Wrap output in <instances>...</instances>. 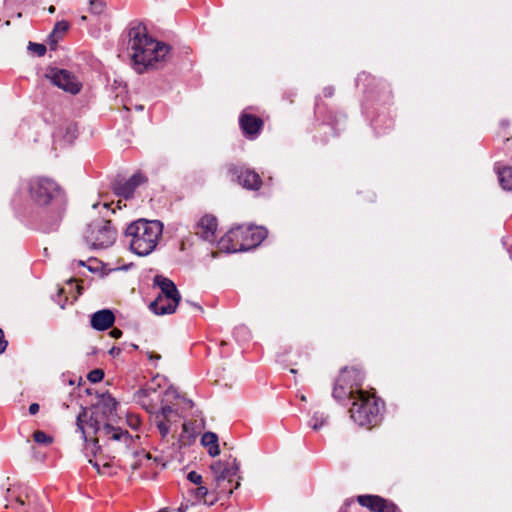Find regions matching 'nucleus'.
Listing matches in <instances>:
<instances>
[{
  "label": "nucleus",
  "mask_w": 512,
  "mask_h": 512,
  "mask_svg": "<svg viewBox=\"0 0 512 512\" xmlns=\"http://www.w3.org/2000/svg\"><path fill=\"white\" fill-rule=\"evenodd\" d=\"M59 305H60L61 309H64V308H65V302H63V303H59Z\"/></svg>",
  "instance_id": "50"
},
{
  "label": "nucleus",
  "mask_w": 512,
  "mask_h": 512,
  "mask_svg": "<svg viewBox=\"0 0 512 512\" xmlns=\"http://www.w3.org/2000/svg\"><path fill=\"white\" fill-rule=\"evenodd\" d=\"M127 50L134 70L143 73L155 63L163 61L169 47L149 36L142 23H136L128 29Z\"/></svg>",
  "instance_id": "2"
},
{
  "label": "nucleus",
  "mask_w": 512,
  "mask_h": 512,
  "mask_svg": "<svg viewBox=\"0 0 512 512\" xmlns=\"http://www.w3.org/2000/svg\"><path fill=\"white\" fill-rule=\"evenodd\" d=\"M117 402L114 398L108 396L103 397L91 409L95 412L96 418H101L104 423H108L116 412Z\"/></svg>",
  "instance_id": "18"
},
{
  "label": "nucleus",
  "mask_w": 512,
  "mask_h": 512,
  "mask_svg": "<svg viewBox=\"0 0 512 512\" xmlns=\"http://www.w3.org/2000/svg\"><path fill=\"white\" fill-rule=\"evenodd\" d=\"M188 509V506L187 505H181L179 508H178V512H186Z\"/></svg>",
  "instance_id": "44"
},
{
  "label": "nucleus",
  "mask_w": 512,
  "mask_h": 512,
  "mask_svg": "<svg viewBox=\"0 0 512 512\" xmlns=\"http://www.w3.org/2000/svg\"><path fill=\"white\" fill-rule=\"evenodd\" d=\"M48 11H49V13H54L55 12V7L54 6H50Z\"/></svg>",
  "instance_id": "47"
},
{
  "label": "nucleus",
  "mask_w": 512,
  "mask_h": 512,
  "mask_svg": "<svg viewBox=\"0 0 512 512\" xmlns=\"http://www.w3.org/2000/svg\"><path fill=\"white\" fill-rule=\"evenodd\" d=\"M381 401L374 395H369L363 390L357 391V397L353 399L350 408L351 419L361 427H372L380 423L382 419Z\"/></svg>",
  "instance_id": "5"
},
{
  "label": "nucleus",
  "mask_w": 512,
  "mask_h": 512,
  "mask_svg": "<svg viewBox=\"0 0 512 512\" xmlns=\"http://www.w3.org/2000/svg\"><path fill=\"white\" fill-rule=\"evenodd\" d=\"M87 378L92 383H98L104 378V372L101 369H94L88 373Z\"/></svg>",
  "instance_id": "31"
},
{
  "label": "nucleus",
  "mask_w": 512,
  "mask_h": 512,
  "mask_svg": "<svg viewBox=\"0 0 512 512\" xmlns=\"http://www.w3.org/2000/svg\"><path fill=\"white\" fill-rule=\"evenodd\" d=\"M210 470L218 493L230 495L240 486L241 477L238 476L239 463L236 458L215 461L210 465Z\"/></svg>",
  "instance_id": "6"
},
{
  "label": "nucleus",
  "mask_w": 512,
  "mask_h": 512,
  "mask_svg": "<svg viewBox=\"0 0 512 512\" xmlns=\"http://www.w3.org/2000/svg\"><path fill=\"white\" fill-rule=\"evenodd\" d=\"M187 479L195 484V485H200L202 484V476L197 473L196 471H190L188 474H187Z\"/></svg>",
  "instance_id": "33"
},
{
  "label": "nucleus",
  "mask_w": 512,
  "mask_h": 512,
  "mask_svg": "<svg viewBox=\"0 0 512 512\" xmlns=\"http://www.w3.org/2000/svg\"><path fill=\"white\" fill-rule=\"evenodd\" d=\"M198 487L191 490V493L198 500H203L204 504L213 505L217 501V497L213 496L211 499H207L206 497L209 495L208 488L203 486L202 484L197 485Z\"/></svg>",
  "instance_id": "24"
},
{
  "label": "nucleus",
  "mask_w": 512,
  "mask_h": 512,
  "mask_svg": "<svg viewBox=\"0 0 512 512\" xmlns=\"http://www.w3.org/2000/svg\"><path fill=\"white\" fill-rule=\"evenodd\" d=\"M84 238L94 249L107 248L115 242L116 230L110 220L96 219L88 224Z\"/></svg>",
  "instance_id": "9"
},
{
  "label": "nucleus",
  "mask_w": 512,
  "mask_h": 512,
  "mask_svg": "<svg viewBox=\"0 0 512 512\" xmlns=\"http://www.w3.org/2000/svg\"><path fill=\"white\" fill-rule=\"evenodd\" d=\"M34 441L38 444L49 445L53 442V438L43 431H35L33 434Z\"/></svg>",
  "instance_id": "28"
},
{
  "label": "nucleus",
  "mask_w": 512,
  "mask_h": 512,
  "mask_svg": "<svg viewBox=\"0 0 512 512\" xmlns=\"http://www.w3.org/2000/svg\"><path fill=\"white\" fill-rule=\"evenodd\" d=\"M25 497H26V500H27V502H28V505H29V506H30V505H32V502H33V501H32V499H31V495H30L28 492H26V496H25Z\"/></svg>",
  "instance_id": "43"
},
{
  "label": "nucleus",
  "mask_w": 512,
  "mask_h": 512,
  "mask_svg": "<svg viewBox=\"0 0 512 512\" xmlns=\"http://www.w3.org/2000/svg\"><path fill=\"white\" fill-rule=\"evenodd\" d=\"M242 235H244V244L235 247V249L249 250L261 244V242L267 237V230L264 227L258 226H238L231 229V236L243 237Z\"/></svg>",
  "instance_id": "10"
},
{
  "label": "nucleus",
  "mask_w": 512,
  "mask_h": 512,
  "mask_svg": "<svg viewBox=\"0 0 512 512\" xmlns=\"http://www.w3.org/2000/svg\"><path fill=\"white\" fill-rule=\"evenodd\" d=\"M218 228L217 218L212 214L203 215L195 224V234L202 240L214 242L217 238L216 232Z\"/></svg>",
  "instance_id": "16"
},
{
  "label": "nucleus",
  "mask_w": 512,
  "mask_h": 512,
  "mask_svg": "<svg viewBox=\"0 0 512 512\" xmlns=\"http://www.w3.org/2000/svg\"><path fill=\"white\" fill-rule=\"evenodd\" d=\"M7 494L8 504H6V507H13V502H15L19 506H23L26 503V501L22 498L21 493H16L14 489H7Z\"/></svg>",
  "instance_id": "26"
},
{
  "label": "nucleus",
  "mask_w": 512,
  "mask_h": 512,
  "mask_svg": "<svg viewBox=\"0 0 512 512\" xmlns=\"http://www.w3.org/2000/svg\"><path fill=\"white\" fill-rule=\"evenodd\" d=\"M76 425L87 444V449L91 447V453L94 456L101 450L100 439H105V446L119 455L128 454L133 443L132 436L128 431L104 423L101 418L95 417V412L92 409L81 408L76 419Z\"/></svg>",
  "instance_id": "1"
},
{
  "label": "nucleus",
  "mask_w": 512,
  "mask_h": 512,
  "mask_svg": "<svg viewBox=\"0 0 512 512\" xmlns=\"http://www.w3.org/2000/svg\"><path fill=\"white\" fill-rule=\"evenodd\" d=\"M106 3L103 0H90L89 11L94 15H100L104 12Z\"/></svg>",
  "instance_id": "27"
},
{
  "label": "nucleus",
  "mask_w": 512,
  "mask_h": 512,
  "mask_svg": "<svg viewBox=\"0 0 512 512\" xmlns=\"http://www.w3.org/2000/svg\"><path fill=\"white\" fill-rule=\"evenodd\" d=\"M29 197L34 204L41 207L50 206L52 220L48 223L47 230L56 229L61 222L67 205V197L63 189L53 179L47 177H34L28 183Z\"/></svg>",
  "instance_id": "3"
},
{
  "label": "nucleus",
  "mask_w": 512,
  "mask_h": 512,
  "mask_svg": "<svg viewBox=\"0 0 512 512\" xmlns=\"http://www.w3.org/2000/svg\"><path fill=\"white\" fill-rule=\"evenodd\" d=\"M166 395H171L174 398H177L179 396L178 392L173 387H170L166 390Z\"/></svg>",
  "instance_id": "40"
},
{
  "label": "nucleus",
  "mask_w": 512,
  "mask_h": 512,
  "mask_svg": "<svg viewBox=\"0 0 512 512\" xmlns=\"http://www.w3.org/2000/svg\"><path fill=\"white\" fill-rule=\"evenodd\" d=\"M263 120L253 114L242 112L239 117V126L242 130L243 135L251 140H254L260 134L263 128Z\"/></svg>",
  "instance_id": "17"
},
{
  "label": "nucleus",
  "mask_w": 512,
  "mask_h": 512,
  "mask_svg": "<svg viewBox=\"0 0 512 512\" xmlns=\"http://www.w3.org/2000/svg\"><path fill=\"white\" fill-rule=\"evenodd\" d=\"M156 389L151 386L147 385L140 390H138L135 394V397L137 401L151 414L154 415L155 419H163L164 421H169V417L176 413V411L169 405H163L160 410L158 411H152L149 408V405L147 403V398L152 394L155 393Z\"/></svg>",
  "instance_id": "15"
},
{
  "label": "nucleus",
  "mask_w": 512,
  "mask_h": 512,
  "mask_svg": "<svg viewBox=\"0 0 512 512\" xmlns=\"http://www.w3.org/2000/svg\"><path fill=\"white\" fill-rule=\"evenodd\" d=\"M77 135V126L74 124H69L63 128H59L55 134V137H62L64 142L67 144H72L73 141L77 138Z\"/></svg>",
  "instance_id": "22"
},
{
  "label": "nucleus",
  "mask_w": 512,
  "mask_h": 512,
  "mask_svg": "<svg viewBox=\"0 0 512 512\" xmlns=\"http://www.w3.org/2000/svg\"><path fill=\"white\" fill-rule=\"evenodd\" d=\"M68 28L69 23L67 21H58L54 26V29L51 33V37H57L58 35L61 36L68 30Z\"/></svg>",
  "instance_id": "29"
},
{
  "label": "nucleus",
  "mask_w": 512,
  "mask_h": 512,
  "mask_svg": "<svg viewBox=\"0 0 512 512\" xmlns=\"http://www.w3.org/2000/svg\"><path fill=\"white\" fill-rule=\"evenodd\" d=\"M228 172L245 189L258 190L262 185L259 174L252 169L230 164Z\"/></svg>",
  "instance_id": "11"
},
{
  "label": "nucleus",
  "mask_w": 512,
  "mask_h": 512,
  "mask_svg": "<svg viewBox=\"0 0 512 512\" xmlns=\"http://www.w3.org/2000/svg\"><path fill=\"white\" fill-rule=\"evenodd\" d=\"M78 265L85 266V263H84V261L80 260V261H78Z\"/></svg>",
  "instance_id": "49"
},
{
  "label": "nucleus",
  "mask_w": 512,
  "mask_h": 512,
  "mask_svg": "<svg viewBox=\"0 0 512 512\" xmlns=\"http://www.w3.org/2000/svg\"><path fill=\"white\" fill-rule=\"evenodd\" d=\"M156 426L161 434V437L164 439L169 434L170 427L167 424L168 421H164L163 419H155Z\"/></svg>",
  "instance_id": "30"
},
{
  "label": "nucleus",
  "mask_w": 512,
  "mask_h": 512,
  "mask_svg": "<svg viewBox=\"0 0 512 512\" xmlns=\"http://www.w3.org/2000/svg\"><path fill=\"white\" fill-rule=\"evenodd\" d=\"M110 466H111V465H110V463H109V462H105V463H103L102 468H103V469H105V468H110Z\"/></svg>",
  "instance_id": "46"
},
{
  "label": "nucleus",
  "mask_w": 512,
  "mask_h": 512,
  "mask_svg": "<svg viewBox=\"0 0 512 512\" xmlns=\"http://www.w3.org/2000/svg\"><path fill=\"white\" fill-rule=\"evenodd\" d=\"M163 234V224L159 220L138 219L129 224L125 237L129 238V246L138 256H148L157 247Z\"/></svg>",
  "instance_id": "4"
},
{
  "label": "nucleus",
  "mask_w": 512,
  "mask_h": 512,
  "mask_svg": "<svg viewBox=\"0 0 512 512\" xmlns=\"http://www.w3.org/2000/svg\"><path fill=\"white\" fill-rule=\"evenodd\" d=\"M201 443L208 448L210 456L216 457L220 454L218 436L214 432H205L201 437Z\"/></svg>",
  "instance_id": "20"
},
{
  "label": "nucleus",
  "mask_w": 512,
  "mask_h": 512,
  "mask_svg": "<svg viewBox=\"0 0 512 512\" xmlns=\"http://www.w3.org/2000/svg\"><path fill=\"white\" fill-rule=\"evenodd\" d=\"M89 463L92 464V466L97 470L99 474H104V471L101 469L98 461H93L92 459H89Z\"/></svg>",
  "instance_id": "36"
},
{
  "label": "nucleus",
  "mask_w": 512,
  "mask_h": 512,
  "mask_svg": "<svg viewBox=\"0 0 512 512\" xmlns=\"http://www.w3.org/2000/svg\"><path fill=\"white\" fill-rule=\"evenodd\" d=\"M28 49L36 53L38 56H44L47 51L45 45L33 42L29 43Z\"/></svg>",
  "instance_id": "32"
},
{
  "label": "nucleus",
  "mask_w": 512,
  "mask_h": 512,
  "mask_svg": "<svg viewBox=\"0 0 512 512\" xmlns=\"http://www.w3.org/2000/svg\"><path fill=\"white\" fill-rule=\"evenodd\" d=\"M57 87L71 94H77L81 90V83L76 77L65 69L52 68L46 75Z\"/></svg>",
  "instance_id": "12"
},
{
  "label": "nucleus",
  "mask_w": 512,
  "mask_h": 512,
  "mask_svg": "<svg viewBox=\"0 0 512 512\" xmlns=\"http://www.w3.org/2000/svg\"><path fill=\"white\" fill-rule=\"evenodd\" d=\"M327 422V416L324 415L322 412H315L312 416L311 420L309 421V426L312 427L314 430H319L321 427H323Z\"/></svg>",
  "instance_id": "25"
},
{
  "label": "nucleus",
  "mask_w": 512,
  "mask_h": 512,
  "mask_svg": "<svg viewBox=\"0 0 512 512\" xmlns=\"http://www.w3.org/2000/svg\"><path fill=\"white\" fill-rule=\"evenodd\" d=\"M146 182L147 177L143 173L137 172L127 180L115 179L112 183V190L117 196L131 199L134 196L136 188Z\"/></svg>",
  "instance_id": "13"
},
{
  "label": "nucleus",
  "mask_w": 512,
  "mask_h": 512,
  "mask_svg": "<svg viewBox=\"0 0 512 512\" xmlns=\"http://www.w3.org/2000/svg\"><path fill=\"white\" fill-rule=\"evenodd\" d=\"M103 207H104V208H106V209H108V208L110 207V204H109V203H104V204H103Z\"/></svg>",
  "instance_id": "48"
},
{
  "label": "nucleus",
  "mask_w": 512,
  "mask_h": 512,
  "mask_svg": "<svg viewBox=\"0 0 512 512\" xmlns=\"http://www.w3.org/2000/svg\"><path fill=\"white\" fill-rule=\"evenodd\" d=\"M190 306H192V308L196 309L197 311L199 312H203V308L197 304V303H188Z\"/></svg>",
  "instance_id": "42"
},
{
  "label": "nucleus",
  "mask_w": 512,
  "mask_h": 512,
  "mask_svg": "<svg viewBox=\"0 0 512 512\" xmlns=\"http://www.w3.org/2000/svg\"><path fill=\"white\" fill-rule=\"evenodd\" d=\"M323 93H324L325 97H331L334 94V88L333 87H326V88H324Z\"/></svg>",
  "instance_id": "39"
},
{
  "label": "nucleus",
  "mask_w": 512,
  "mask_h": 512,
  "mask_svg": "<svg viewBox=\"0 0 512 512\" xmlns=\"http://www.w3.org/2000/svg\"><path fill=\"white\" fill-rule=\"evenodd\" d=\"M357 502L371 512H401L392 501L378 495H359Z\"/></svg>",
  "instance_id": "14"
},
{
  "label": "nucleus",
  "mask_w": 512,
  "mask_h": 512,
  "mask_svg": "<svg viewBox=\"0 0 512 512\" xmlns=\"http://www.w3.org/2000/svg\"><path fill=\"white\" fill-rule=\"evenodd\" d=\"M160 303H161L160 306L167 307V300L164 297H162V301Z\"/></svg>",
  "instance_id": "45"
},
{
  "label": "nucleus",
  "mask_w": 512,
  "mask_h": 512,
  "mask_svg": "<svg viewBox=\"0 0 512 512\" xmlns=\"http://www.w3.org/2000/svg\"><path fill=\"white\" fill-rule=\"evenodd\" d=\"M86 19H87L86 16L81 17V20H83V21H85Z\"/></svg>",
  "instance_id": "52"
},
{
  "label": "nucleus",
  "mask_w": 512,
  "mask_h": 512,
  "mask_svg": "<svg viewBox=\"0 0 512 512\" xmlns=\"http://www.w3.org/2000/svg\"><path fill=\"white\" fill-rule=\"evenodd\" d=\"M39 411V405L37 403H32L29 406V413L31 415H35Z\"/></svg>",
  "instance_id": "38"
},
{
  "label": "nucleus",
  "mask_w": 512,
  "mask_h": 512,
  "mask_svg": "<svg viewBox=\"0 0 512 512\" xmlns=\"http://www.w3.org/2000/svg\"><path fill=\"white\" fill-rule=\"evenodd\" d=\"M496 173L501 187L504 190H512V167H496Z\"/></svg>",
  "instance_id": "21"
},
{
  "label": "nucleus",
  "mask_w": 512,
  "mask_h": 512,
  "mask_svg": "<svg viewBox=\"0 0 512 512\" xmlns=\"http://www.w3.org/2000/svg\"><path fill=\"white\" fill-rule=\"evenodd\" d=\"M98 206H99V204H98V203L93 204V208H97Z\"/></svg>",
  "instance_id": "51"
},
{
  "label": "nucleus",
  "mask_w": 512,
  "mask_h": 512,
  "mask_svg": "<svg viewBox=\"0 0 512 512\" xmlns=\"http://www.w3.org/2000/svg\"><path fill=\"white\" fill-rule=\"evenodd\" d=\"M127 422L128 425L134 430L138 429L140 426V419L137 416H128Z\"/></svg>",
  "instance_id": "34"
},
{
  "label": "nucleus",
  "mask_w": 512,
  "mask_h": 512,
  "mask_svg": "<svg viewBox=\"0 0 512 512\" xmlns=\"http://www.w3.org/2000/svg\"><path fill=\"white\" fill-rule=\"evenodd\" d=\"M115 321L113 312L109 309L99 310L91 316V326L98 331H104L110 328Z\"/></svg>",
  "instance_id": "19"
},
{
  "label": "nucleus",
  "mask_w": 512,
  "mask_h": 512,
  "mask_svg": "<svg viewBox=\"0 0 512 512\" xmlns=\"http://www.w3.org/2000/svg\"><path fill=\"white\" fill-rule=\"evenodd\" d=\"M8 342L4 338L3 330L0 328V354H2L7 348Z\"/></svg>",
  "instance_id": "35"
},
{
  "label": "nucleus",
  "mask_w": 512,
  "mask_h": 512,
  "mask_svg": "<svg viewBox=\"0 0 512 512\" xmlns=\"http://www.w3.org/2000/svg\"><path fill=\"white\" fill-rule=\"evenodd\" d=\"M110 335L113 337V338H120L122 336V331L118 328H113L111 331H110Z\"/></svg>",
  "instance_id": "37"
},
{
  "label": "nucleus",
  "mask_w": 512,
  "mask_h": 512,
  "mask_svg": "<svg viewBox=\"0 0 512 512\" xmlns=\"http://www.w3.org/2000/svg\"><path fill=\"white\" fill-rule=\"evenodd\" d=\"M220 243L230 252H237L238 249H235V247L240 246L241 244H244V236L243 237H234L231 236V230L228 231L220 240Z\"/></svg>",
  "instance_id": "23"
},
{
  "label": "nucleus",
  "mask_w": 512,
  "mask_h": 512,
  "mask_svg": "<svg viewBox=\"0 0 512 512\" xmlns=\"http://www.w3.org/2000/svg\"><path fill=\"white\" fill-rule=\"evenodd\" d=\"M120 352H121V350H120L119 348H117V347H112V348H111V350L109 351V353H110L111 355H113V356H115V355H119V354H120Z\"/></svg>",
  "instance_id": "41"
},
{
  "label": "nucleus",
  "mask_w": 512,
  "mask_h": 512,
  "mask_svg": "<svg viewBox=\"0 0 512 512\" xmlns=\"http://www.w3.org/2000/svg\"><path fill=\"white\" fill-rule=\"evenodd\" d=\"M362 382L363 375L360 369L356 367L342 368L333 387V398L337 401H344L347 398L355 399Z\"/></svg>",
  "instance_id": "8"
},
{
  "label": "nucleus",
  "mask_w": 512,
  "mask_h": 512,
  "mask_svg": "<svg viewBox=\"0 0 512 512\" xmlns=\"http://www.w3.org/2000/svg\"><path fill=\"white\" fill-rule=\"evenodd\" d=\"M154 285L160 289V294L149 305L156 315L172 314L176 311L181 300V295L172 280L162 275L154 277Z\"/></svg>",
  "instance_id": "7"
}]
</instances>
